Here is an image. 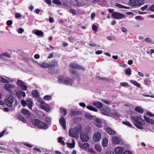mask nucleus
Wrapping results in <instances>:
<instances>
[{"instance_id":"28","label":"nucleus","mask_w":154,"mask_h":154,"mask_svg":"<svg viewBox=\"0 0 154 154\" xmlns=\"http://www.w3.org/2000/svg\"><path fill=\"white\" fill-rule=\"evenodd\" d=\"M79 146L82 148H87L89 147V145L87 143H85L82 144H79Z\"/></svg>"},{"instance_id":"48","label":"nucleus","mask_w":154,"mask_h":154,"mask_svg":"<svg viewBox=\"0 0 154 154\" xmlns=\"http://www.w3.org/2000/svg\"><path fill=\"white\" fill-rule=\"evenodd\" d=\"M95 148L96 150L99 152L101 150V146L99 145H96V146H95Z\"/></svg>"},{"instance_id":"21","label":"nucleus","mask_w":154,"mask_h":154,"mask_svg":"<svg viewBox=\"0 0 154 154\" xmlns=\"http://www.w3.org/2000/svg\"><path fill=\"white\" fill-rule=\"evenodd\" d=\"M38 65L41 67L44 68H46L49 67L50 65L47 63L44 62H40L39 63Z\"/></svg>"},{"instance_id":"49","label":"nucleus","mask_w":154,"mask_h":154,"mask_svg":"<svg viewBox=\"0 0 154 154\" xmlns=\"http://www.w3.org/2000/svg\"><path fill=\"white\" fill-rule=\"evenodd\" d=\"M19 119H20V120L21 121H22L24 123H25L26 122V121L25 119L22 116L20 115L19 116Z\"/></svg>"},{"instance_id":"19","label":"nucleus","mask_w":154,"mask_h":154,"mask_svg":"<svg viewBox=\"0 0 154 154\" xmlns=\"http://www.w3.org/2000/svg\"><path fill=\"white\" fill-rule=\"evenodd\" d=\"M110 112V110L108 107H104L101 110L102 113L105 115H107Z\"/></svg>"},{"instance_id":"40","label":"nucleus","mask_w":154,"mask_h":154,"mask_svg":"<svg viewBox=\"0 0 154 154\" xmlns=\"http://www.w3.org/2000/svg\"><path fill=\"white\" fill-rule=\"evenodd\" d=\"M85 117L87 119L91 120L94 118V116L91 115L89 113H88L85 115Z\"/></svg>"},{"instance_id":"44","label":"nucleus","mask_w":154,"mask_h":154,"mask_svg":"<svg viewBox=\"0 0 154 154\" xmlns=\"http://www.w3.org/2000/svg\"><path fill=\"white\" fill-rule=\"evenodd\" d=\"M45 121L48 124H50L51 122V118L49 117H46Z\"/></svg>"},{"instance_id":"2","label":"nucleus","mask_w":154,"mask_h":154,"mask_svg":"<svg viewBox=\"0 0 154 154\" xmlns=\"http://www.w3.org/2000/svg\"><path fill=\"white\" fill-rule=\"evenodd\" d=\"M79 128L75 127L70 128L69 131V135L74 138H77L79 137V133L81 131Z\"/></svg>"},{"instance_id":"1","label":"nucleus","mask_w":154,"mask_h":154,"mask_svg":"<svg viewBox=\"0 0 154 154\" xmlns=\"http://www.w3.org/2000/svg\"><path fill=\"white\" fill-rule=\"evenodd\" d=\"M132 119L134 120V125L137 128L141 130L143 129L142 126H144V120H143L141 117L137 116L132 117Z\"/></svg>"},{"instance_id":"58","label":"nucleus","mask_w":154,"mask_h":154,"mask_svg":"<svg viewBox=\"0 0 154 154\" xmlns=\"http://www.w3.org/2000/svg\"><path fill=\"white\" fill-rule=\"evenodd\" d=\"M92 28L94 31H96L97 30V27L95 25H93L92 26Z\"/></svg>"},{"instance_id":"37","label":"nucleus","mask_w":154,"mask_h":154,"mask_svg":"<svg viewBox=\"0 0 154 154\" xmlns=\"http://www.w3.org/2000/svg\"><path fill=\"white\" fill-rule=\"evenodd\" d=\"M87 108L88 109L93 111L96 112L98 111V110L97 109L91 106H87Z\"/></svg>"},{"instance_id":"54","label":"nucleus","mask_w":154,"mask_h":154,"mask_svg":"<svg viewBox=\"0 0 154 154\" xmlns=\"http://www.w3.org/2000/svg\"><path fill=\"white\" fill-rule=\"evenodd\" d=\"M21 103L23 106L25 107L26 105V101H25L24 100H22L21 101Z\"/></svg>"},{"instance_id":"11","label":"nucleus","mask_w":154,"mask_h":154,"mask_svg":"<svg viewBox=\"0 0 154 154\" xmlns=\"http://www.w3.org/2000/svg\"><path fill=\"white\" fill-rule=\"evenodd\" d=\"M101 137V136L100 133L99 132H97L94 134L93 139L95 141L98 142L100 140Z\"/></svg>"},{"instance_id":"53","label":"nucleus","mask_w":154,"mask_h":154,"mask_svg":"<svg viewBox=\"0 0 154 154\" xmlns=\"http://www.w3.org/2000/svg\"><path fill=\"white\" fill-rule=\"evenodd\" d=\"M24 32V29L21 28H19L17 30V32L18 33L21 34Z\"/></svg>"},{"instance_id":"33","label":"nucleus","mask_w":154,"mask_h":154,"mask_svg":"<svg viewBox=\"0 0 154 154\" xmlns=\"http://www.w3.org/2000/svg\"><path fill=\"white\" fill-rule=\"evenodd\" d=\"M115 6L120 8H123L124 9H129L130 8L129 7H126L118 3H116Z\"/></svg>"},{"instance_id":"36","label":"nucleus","mask_w":154,"mask_h":154,"mask_svg":"<svg viewBox=\"0 0 154 154\" xmlns=\"http://www.w3.org/2000/svg\"><path fill=\"white\" fill-rule=\"evenodd\" d=\"M32 94L35 97H38L39 96V93L36 90L33 91L32 92Z\"/></svg>"},{"instance_id":"25","label":"nucleus","mask_w":154,"mask_h":154,"mask_svg":"<svg viewBox=\"0 0 154 154\" xmlns=\"http://www.w3.org/2000/svg\"><path fill=\"white\" fill-rule=\"evenodd\" d=\"M106 131L109 134L111 135H114L116 133L115 132L110 128H107Z\"/></svg>"},{"instance_id":"52","label":"nucleus","mask_w":154,"mask_h":154,"mask_svg":"<svg viewBox=\"0 0 154 154\" xmlns=\"http://www.w3.org/2000/svg\"><path fill=\"white\" fill-rule=\"evenodd\" d=\"M37 98V101L38 102H40L42 104H44L45 102L44 101H42V99L40 98L39 97H36Z\"/></svg>"},{"instance_id":"3","label":"nucleus","mask_w":154,"mask_h":154,"mask_svg":"<svg viewBox=\"0 0 154 154\" xmlns=\"http://www.w3.org/2000/svg\"><path fill=\"white\" fill-rule=\"evenodd\" d=\"M58 81L60 84H65L69 86H72L73 83V80L69 78H67L66 79L62 78H60Z\"/></svg>"},{"instance_id":"41","label":"nucleus","mask_w":154,"mask_h":154,"mask_svg":"<svg viewBox=\"0 0 154 154\" xmlns=\"http://www.w3.org/2000/svg\"><path fill=\"white\" fill-rule=\"evenodd\" d=\"M52 2L53 3L57 5H60L61 2L59 0H53Z\"/></svg>"},{"instance_id":"18","label":"nucleus","mask_w":154,"mask_h":154,"mask_svg":"<svg viewBox=\"0 0 154 154\" xmlns=\"http://www.w3.org/2000/svg\"><path fill=\"white\" fill-rule=\"evenodd\" d=\"M93 104L98 108H101L103 106L102 103L99 101H95L93 102Z\"/></svg>"},{"instance_id":"42","label":"nucleus","mask_w":154,"mask_h":154,"mask_svg":"<svg viewBox=\"0 0 154 154\" xmlns=\"http://www.w3.org/2000/svg\"><path fill=\"white\" fill-rule=\"evenodd\" d=\"M122 123L130 127H131L132 126V125L129 122L127 121H123Z\"/></svg>"},{"instance_id":"30","label":"nucleus","mask_w":154,"mask_h":154,"mask_svg":"<svg viewBox=\"0 0 154 154\" xmlns=\"http://www.w3.org/2000/svg\"><path fill=\"white\" fill-rule=\"evenodd\" d=\"M21 112L25 115L29 116L30 115L29 112L27 109H22L21 110Z\"/></svg>"},{"instance_id":"22","label":"nucleus","mask_w":154,"mask_h":154,"mask_svg":"<svg viewBox=\"0 0 154 154\" xmlns=\"http://www.w3.org/2000/svg\"><path fill=\"white\" fill-rule=\"evenodd\" d=\"M41 106L42 108L47 112H49L50 110V108L49 106L47 104L41 105Z\"/></svg>"},{"instance_id":"9","label":"nucleus","mask_w":154,"mask_h":154,"mask_svg":"<svg viewBox=\"0 0 154 154\" xmlns=\"http://www.w3.org/2000/svg\"><path fill=\"white\" fill-rule=\"evenodd\" d=\"M17 84L20 87H21L22 90L23 91H26L27 90V87L26 85H24V83L21 80H19L17 82Z\"/></svg>"},{"instance_id":"60","label":"nucleus","mask_w":154,"mask_h":154,"mask_svg":"<svg viewBox=\"0 0 154 154\" xmlns=\"http://www.w3.org/2000/svg\"><path fill=\"white\" fill-rule=\"evenodd\" d=\"M120 85L124 87H126L128 85V83L125 82L121 83Z\"/></svg>"},{"instance_id":"43","label":"nucleus","mask_w":154,"mask_h":154,"mask_svg":"<svg viewBox=\"0 0 154 154\" xmlns=\"http://www.w3.org/2000/svg\"><path fill=\"white\" fill-rule=\"evenodd\" d=\"M144 82L145 85L148 86L151 84V82L149 79H146L144 80Z\"/></svg>"},{"instance_id":"20","label":"nucleus","mask_w":154,"mask_h":154,"mask_svg":"<svg viewBox=\"0 0 154 154\" xmlns=\"http://www.w3.org/2000/svg\"><path fill=\"white\" fill-rule=\"evenodd\" d=\"M94 119L96 121L95 125L96 126L99 127H101V122L100 119L96 118H94Z\"/></svg>"},{"instance_id":"15","label":"nucleus","mask_w":154,"mask_h":154,"mask_svg":"<svg viewBox=\"0 0 154 154\" xmlns=\"http://www.w3.org/2000/svg\"><path fill=\"white\" fill-rule=\"evenodd\" d=\"M16 95L17 97L19 99H21V98L22 96L23 97H25L26 96V94L25 92L20 91H17L16 93Z\"/></svg>"},{"instance_id":"55","label":"nucleus","mask_w":154,"mask_h":154,"mask_svg":"<svg viewBox=\"0 0 154 154\" xmlns=\"http://www.w3.org/2000/svg\"><path fill=\"white\" fill-rule=\"evenodd\" d=\"M66 143V144L67 145L68 147L70 148H73L74 147V146H73V145H72V143Z\"/></svg>"},{"instance_id":"14","label":"nucleus","mask_w":154,"mask_h":154,"mask_svg":"<svg viewBox=\"0 0 154 154\" xmlns=\"http://www.w3.org/2000/svg\"><path fill=\"white\" fill-rule=\"evenodd\" d=\"M59 122L63 129L65 130L66 128V123L65 119L63 117H61L60 119Z\"/></svg>"},{"instance_id":"8","label":"nucleus","mask_w":154,"mask_h":154,"mask_svg":"<svg viewBox=\"0 0 154 154\" xmlns=\"http://www.w3.org/2000/svg\"><path fill=\"white\" fill-rule=\"evenodd\" d=\"M112 17L118 19H120L123 18L125 17V15L121 13L114 12L112 14Z\"/></svg>"},{"instance_id":"10","label":"nucleus","mask_w":154,"mask_h":154,"mask_svg":"<svg viewBox=\"0 0 154 154\" xmlns=\"http://www.w3.org/2000/svg\"><path fill=\"white\" fill-rule=\"evenodd\" d=\"M15 86L11 84H5L4 85V88L7 91H10L12 89L14 88Z\"/></svg>"},{"instance_id":"62","label":"nucleus","mask_w":154,"mask_h":154,"mask_svg":"<svg viewBox=\"0 0 154 154\" xmlns=\"http://www.w3.org/2000/svg\"><path fill=\"white\" fill-rule=\"evenodd\" d=\"M103 53V51L101 50L97 51L95 52V54H100Z\"/></svg>"},{"instance_id":"5","label":"nucleus","mask_w":154,"mask_h":154,"mask_svg":"<svg viewBox=\"0 0 154 154\" xmlns=\"http://www.w3.org/2000/svg\"><path fill=\"white\" fill-rule=\"evenodd\" d=\"M14 99L11 95L7 96L5 100L6 104L9 107H11L13 105V103L14 102Z\"/></svg>"},{"instance_id":"17","label":"nucleus","mask_w":154,"mask_h":154,"mask_svg":"<svg viewBox=\"0 0 154 154\" xmlns=\"http://www.w3.org/2000/svg\"><path fill=\"white\" fill-rule=\"evenodd\" d=\"M124 149L122 147H118L115 149V152L116 154H122Z\"/></svg>"},{"instance_id":"7","label":"nucleus","mask_w":154,"mask_h":154,"mask_svg":"<svg viewBox=\"0 0 154 154\" xmlns=\"http://www.w3.org/2000/svg\"><path fill=\"white\" fill-rule=\"evenodd\" d=\"M70 66L72 68L75 69L81 70L82 71L85 70V68L83 66H80L76 63H71Z\"/></svg>"},{"instance_id":"26","label":"nucleus","mask_w":154,"mask_h":154,"mask_svg":"<svg viewBox=\"0 0 154 154\" xmlns=\"http://www.w3.org/2000/svg\"><path fill=\"white\" fill-rule=\"evenodd\" d=\"M144 118L145 120L147 122L152 124H154V120L152 119L145 116H144Z\"/></svg>"},{"instance_id":"45","label":"nucleus","mask_w":154,"mask_h":154,"mask_svg":"<svg viewBox=\"0 0 154 154\" xmlns=\"http://www.w3.org/2000/svg\"><path fill=\"white\" fill-rule=\"evenodd\" d=\"M125 72L126 75H130L131 74V70L130 68H128L125 71Z\"/></svg>"},{"instance_id":"16","label":"nucleus","mask_w":154,"mask_h":154,"mask_svg":"<svg viewBox=\"0 0 154 154\" xmlns=\"http://www.w3.org/2000/svg\"><path fill=\"white\" fill-rule=\"evenodd\" d=\"M48 127V125L45 122H40V123L38 126V128L40 129L44 128L47 129Z\"/></svg>"},{"instance_id":"4","label":"nucleus","mask_w":154,"mask_h":154,"mask_svg":"<svg viewBox=\"0 0 154 154\" xmlns=\"http://www.w3.org/2000/svg\"><path fill=\"white\" fill-rule=\"evenodd\" d=\"M144 3V0H130L129 4L130 5L132 6H139Z\"/></svg>"},{"instance_id":"57","label":"nucleus","mask_w":154,"mask_h":154,"mask_svg":"<svg viewBox=\"0 0 154 154\" xmlns=\"http://www.w3.org/2000/svg\"><path fill=\"white\" fill-rule=\"evenodd\" d=\"M149 10L152 11H154V4L149 7Z\"/></svg>"},{"instance_id":"64","label":"nucleus","mask_w":154,"mask_h":154,"mask_svg":"<svg viewBox=\"0 0 154 154\" xmlns=\"http://www.w3.org/2000/svg\"><path fill=\"white\" fill-rule=\"evenodd\" d=\"M123 154H132V153L130 151H126L124 152Z\"/></svg>"},{"instance_id":"27","label":"nucleus","mask_w":154,"mask_h":154,"mask_svg":"<svg viewBox=\"0 0 154 154\" xmlns=\"http://www.w3.org/2000/svg\"><path fill=\"white\" fill-rule=\"evenodd\" d=\"M32 102L30 100H26V105L30 109H31L32 106Z\"/></svg>"},{"instance_id":"50","label":"nucleus","mask_w":154,"mask_h":154,"mask_svg":"<svg viewBox=\"0 0 154 154\" xmlns=\"http://www.w3.org/2000/svg\"><path fill=\"white\" fill-rule=\"evenodd\" d=\"M69 12L72 14L73 16L75 15L76 14V11L75 10L73 9H71L69 10Z\"/></svg>"},{"instance_id":"39","label":"nucleus","mask_w":154,"mask_h":154,"mask_svg":"<svg viewBox=\"0 0 154 154\" xmlns=\"http://www.w3.org/2000/svg\"><path fill=\"white\" fill-rule=\"evenodd\" d=\"M60 110L63 116H66L67 114V111L66 109L63 108H60Z\"/></svg>"},{"instance_id":"59","label":"nucleus","mask_w":154,"mask_h":154,"mask_svg":"<svg viewBox=\"0 0 154 154\" xmlns=\"http://www.w3.org/2000/svg\"><path fill=\"white\" fill-rule=\"evenodd\" d=\"M148 7V5H146L144 6L141 7V10L142 11H144Z\"/></svg>"},{"instance_id":"56","label":"nucleus","mask_w":154,"mask_h":154,"mask_svg":"<svg viewBox=\"0 0 154 154\" xmlns=\"http://www.w3.org/2000/svg\"><path fill=\"white\" fill-rule=\"evenodd\" d=\"M50 66L49 67H52L54 68L55 66V62L54 61H53L51 62L50 64H49Z\"/></svg>"},{"instance_id":"23","label":"nucleus","mask_w":154,"mask_h":154,"mask_svg":"<svg viewBox=\"0 0 154 154\" xmlns=\"http://www.w3.org/2000/svg\"><path fill=\"white\" fill-rule=\"evenodd\" d=\"M69 70L70 73L72 75H74L75 77L78 76V74L76 70L72 69L71 68H70Z\"/></svg>"},{"instance_id":"35","label":"nucleus","mask_w":154,"mask_h":154,"mask_svg":"<svg viewBox=\"0 0 154 154\" xmlns=\"http://www.w3.org/2000/svg\"><path fill=\"white\" fill-rule=\"evenodd\" d=\"M35 34L38 36H41L43 35V32L41 31L36 30L35 32Z\"/></svg>"},{"instance_id":"34","label":"nucleus","mask_w":154,"mask_h":154,"mask_svg":"<svg viewBox=\"0 0 154 154\" xmlns=\"http://www.w3.org/2000/svg\"><path fill=\"white\" fill-rule=\"evenodd\" d=\"M135 110L140 113H142L143 112V109L140 107L137 106L136 107L135 109Z\"/></svg>"},{"instance_id":"46","label":"nucleus","mask_w":154,"mask_h":154,"mask_svg":"<svg viewBox=\"0 0 154 154\" xmlns=\"http://www.w3.org/2000/svg\"><path fill=\"white\" fill-rule=\"evenodd\" d=\"M135 86H137L138 88H140V84L138 83L136 81H132L131 82Z\"/></svg>"},{"instance_id":"12","label":"nucleus","mask_w":154,"mask_h":154,"mask_svg":"<svg viewBox=\"0 0 154 154\" xmlns=\"http://www.w3.org/2000/svg\"><path fill=\"white\" fill-rule=\"evenodd\" d=\"M0 82L5 83L8 84L10 82H12V80L11 79L6 76L5 77V78L0 77Z\"/></svg>"},{"instance_id":"47","label":"nucleus","mask_w":154,"mask_h":154,"mask_svg":"<svg viewBox=\"0 0 154 154\" xmlns=\"http://www.w3.org/2000/svg\"><path fill=\"white\" fill-rule=\"evenodd\" d=\"M52 97L49 95H46L44 97V99L47 100H49L51 99Z\"/></svg>"},{"instance_id":"63","label":"nucleus","mask_w":154,"mask_h":154,"mask_svg":"<svg viewBox=\"0 0 154 154\" xmlns=\"http://www.w3.org/2000/svg\"><path fill=\"white\" fill-rule=\"evenodd\" d=\"M33 149L34 151H35L37 152H41V150H40V149L38 148L34 147L33 148Z\"/></svg>"},{"instance_id":"38","label":"nucleus","mask_w":154,"mask_h":154,"mask_svg":"<svg viewBox=\"0 0 154 154\" xmlns=\"http://www.w3.org/2000/svg\"><path fill=\"white\" fill-rule=\"evenodd\" d=\"M1 55H2V57L4 56L9 58L11 57V54L7 52L1 53Z\"/></svg>"},{"instance_id":"6","label":"nucleus","mask_w":154,"mask_h":154,"mask_svg":"<svg viewBox=\"0 0 154 154\" xmlns=\"http://www.w3.org/2000/svg\"><path fill=\"white\" fill-rule=\"evenodd\" d=\"M81 140L83 142H87L89 139L88 134L85 132H82L80 134Z\"/></svg>"},{"instance_id":"13","label":"nucleus","mask_w":154,"mask_h":154,"mask_svg":"<svg viewBox=\"0 0 154 154\" xmlns=\"http://www.w3.org/2000/svg\"><path fill=\"white\" fill-rule=\"evenodd\" d=\"M112 143L116 144H122L121 140L117 137H112Z\"/></svg>"},{"instance_id":"32","label":"nucleus","mask_w":154,"mask_h":154,"mask_svg":"<svg viewBox=\"0 0 154 154\" xmlns=\"http://www.w3.org/2000/svg\"><path fill=\"white\" fill-rule=\"evenodd\" d=\"M82 112L80 111H72L71 112V114L73 116L80 115L81 114Z\"/></svg>"},{"instance_id":"31","label":"nucleus","mask_w":154,"mask_h":154,"mask_svg":"<svg viewBox=\"0 0 154 154\" xmlns=\"http://www.w3.org/2000/svg\"><path fill=\"white\" fill-rule=\"evenodd\" d=\"M143 41L148 44H150L152 41V38H150L148 37L145 38L143 40Z\"/></svg>"},{"instance_id":"51","label":"nucleus","mask_w":154,"mask_h":154,"mask_svg":"<svg viewBox=\"0 0 154 154\" xmlns=\"http://www.w3.org/2000/svg\"><path fill=\"white\" fill-rule=\"evenodd\" d=\"M101 101H102L103 102L107 104H109L111 102V101H110L109 100H108L102 99Z\"/></svg>"},{"instance_id":"61","label":"nucleus","mask_w":154,"mask_h":154,"mask_svg":"<svg viewBox=\"0 0 154 154\" xmlns=\"http://www.w3.org/2000/svg\"><path fill=\"white\" fill-rule=\"evenodd\" d=\"M12 23V22L11 20H8L6 22V24L8 26L11 25Z\"/></svg>"},{"instance_id":"24","label":"nucleus","mask_w":154,"mask_h":154,"mask_svg":"<svg viewBox=\"0 0 154 154\" xmlns=\"http://www.w3.org/2000/svg\"><path fill=\"white\" fill-rule=\"evenodd\" d=\"M40 121L38 119H34L32 120V124L35 126H37L39 125Z\"/></svg>"},{"instance_id":"29","label":"nucleus","mask_w":154,"mask_h":154,"mask_svg":"<svg viewBox=\"0 0 154 154\" xmlns=\"http://www.w3.org/2000/svg\"><path fill=\"white\" fill-rule=\"evenodd\" d=\"M108 140L107 138H105L102 142V146L103 147H106L108 144Z\"/></svg>"}]
</instances>
